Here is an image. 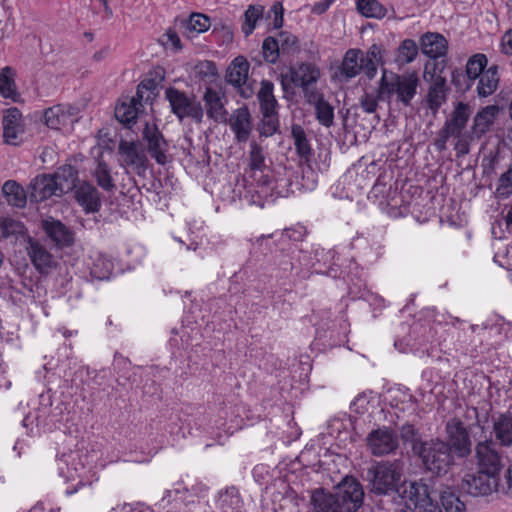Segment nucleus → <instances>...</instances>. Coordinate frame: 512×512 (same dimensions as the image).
Wrapping results in <instances>:
<instances>
[{
    "label": "nucleus",
    "instance_id": "obj_1",
    "mask_svg": "<svg viewBox=\"0 0 512 512\" xmlns=\"http://www.w3.org/2000/svg\"><path fill=\"white\" fill-rule=\"evenodd\" d=\"M418 84L419 79L414 73L387 75L384 70L379 85V96L390 99L392 95L396 94L397 101L408 107L417 93Z\"/></svg>",
    "mask_w": 512,
    "mask_h": 512
},
{
    "label": "nucleus",
    "instance_id": "obj_2",
    "mask_svg": "<svg viewBox=\"0 0 512 512\" xmlns=\"http://www.w3.org/2000/svg\"><path fill=\"white\" fill-rule=\"evenodd\" d=\"M402 468L398 462L381 461L367 470L370 491L387 495L396 491L401 483Z\"/></svg>",
    "mask_w": 512,
    "mask_h": 512
},
{
    "label": "nucleus",
    "instance_id": "obj_3",
    "mask_svg": "<svg viewBox=\"0 0 512 512\" xmlns=\"http://www.w3.org/2000/svg\"><path fill=\"white\" fill-rule=\"evenodd\" d=\"M418 454L424 467L437 475L445 474L454 461L451 447L440 439L421 443Z\"/></svg>",
    "mask_w": 512,
    "mask_h": 512
},
{
    "label": "nucleus",
    "instance_id": "obj_4",
    "mask_svg": "<svg viewBox=\"0 0 512 512\" xmlns=\"http://www.w3.org/2000/svg\"><path fill=\"white\" fill-rule=\"evenodd\" d=\"M471 114L472 108L468 103L460 101L454 105L453 110L439 130L437 138L434 140V147L437 151L442 152L446 150L447 141L451 136H459L466 133L465 129Z\"/></svg>",
    "mask_w": 512,
    "mask_h": 512
},
{
    "label": "nucleus",
    "instance_id": "obj_5",
    "mask_svg": "<svg viewBox=\"0 0 512 512\" xmlns=\"http://www.w3.org/2000/svg\"><path fill=\"white\" fill-rule=\"evenodd\" d=\"M164 95L165 99L169 102L171 112L179 121L189 118L196 123L202 122L204 110L195 95L187 94L175 87H168Z\"/></svg>",
    "mask_w": 512,
    "mask_h": 512
},
{
    "label": "nucleus",
    "instance_id": "obj_6",
    "mask_svg": "<svg viewBox=\"0 0 512 512\" xmlns=\"http://www.w3.org/2000/svg\"><path fill=\"white\" fill-rule=\"evenodd\" d=\"M257 98L263 115L261 133L265 136H271L278 129V102L274 96V84L269 80H262Z\"/></svg>",
    "mask_w": 512,
    "mask_h": 512
},
{
    "label": "nucleus",
    "instance_id": "obj_7",
    "mask_svg": "<svg viewBox=\"0 0 512 512\" xmlns=\"http://www.w3.org/2000/svg\"><path fill=\"white\" fill-rule=\"evenodd\" d=\"M119 164L137 174L145 176L148 169V158L139 141L121 140L118 145Z\"/></svg>",
    "mask_w": 512,
    "mask_h": 512
},
{
    "label": "nucleus",
    "instance_id": "obj_8",
    "mask_svg": "<svg viewBox=\"0 0 512 512\" xmlns=\"http://www.w3.org/2000/svg\"><path fill=\"white\" fill-rule=\"evenodd\" d=\"M475 460L479 471L491 476H499L504 467L503 456L497 444L491 439L476 444Z\"/></svg>",
    "mask_w": 512,
    "mask_h": 512
},
{
    "label": "nucleus",
    "instance_id": "obj_9",
    "mask_svg": "<svg viewBox=\"0 0 512 512\" xmlns=\"http://www.w3.org/2000/svg\"><path fill=\"white\" fill-rule=\"evenodd\" d=\"M250 64L247 59L239 55L228 65L225 80L229 85L237 89L239 95L248 99L254 94L253 82L249 79Z\"/></svg>",
    "mask_w": 512,
    "mask_h": 512
},
{
    "label": "nucleus",
    "instance_id": "obj_10",
    "mask_svg": "<svg viewBox=\"0 0 512 512\" xmlns=\"http://www.w3.org/2000/svg\"><path fill=\"white\" fill-rule=\"evenodd\" d=\"M334 496L339 499L343 512H356L363 504L364 490L353 476H346L336 486Z\"/></svg>",
    "mask_w": 512,
    "mask_h": 512
},
{
    "label": "nucleus",
    "instance_id": "obj_11",
    "mask_svg": "<svg viewBox=\"0 0 512 512\" xmlns=\"http://www.w3.org/2000/svg\"><path fill=\"white\" fill-rule=\"evenodd\" d=\"M142 140L147 152L159 165H165L169 161V143L155 123L146 122L142 129Z\"/></svg>",
    "mask_w": 512,
    "mask_h": 512
},
{
    "label": "nucleus",
    "instance_id": "obj_12",
    "mask_svg": "<svg viewBox=\"0 0 512 512\" xmlns=\"http://www.w3.org/2000/svg\"><path fill=\"white\" fill-rule=\"evenodd\" d=\"M445 430L448 445L458 457L464 458L472 452V441L464 423L459 418L447 421Z\"/></svg>",
    "mask_w": 512,
    "mask_h": 512
},
{
    "label": "nucleus",
    "instance_id": "obj_13",
    "mask_svg": "<svg viewBox=\"0 0 512 512\" xmlns=\"http://www.w3.org/2000/svg\"><path fill=\"white\" fill-rule=\"evenodd\" d=\"M367 446L374 456H384L394 452L399 445L398 436L389 427L372 430L366 438Z\"/></svg>",
    "mask_w": 512,
    "mask_h": 512
},
{
    "label": "nucleus",
    "instance_id": "obj_14",
    "mask_svg": "<svg viewBox=\"0 0 512 512\" xmlns=\"http://www.w3.org/2000/svg\"><path fill=\"white\" fill-rule=\"evenodd\" d=\"M400 498V504L404 505L409 510H414L419 507L423 501H427V496L430 494L425 484L404 481L396 489Z\"/></svg>",
    "mask_w": 512,
    "mask_h": 512
},
{
    "label": "nucleus",
    "instance_id": "obj_15",
    "mask_svg": "<svg viewBox=\"0 0 512 512\" xmlns=\"http://www.w3.org/2000/svg\"><path fill=\"white\" fill-rule=\"evenodd\" d=\"M362 71L365 73L363 51L357 48H351L345 52L341 65L335 73V77L340 81L348 82L358 76Z\"/></svg>",
    "mask_w": 512,
    "mask_h": 512
},
{
    "label": "nucleus",
    "instance_id": "obj_16",
    "mask_svg": "<svg viewBox=\"0 0 512 512\" xmlns=\"http://www.w3.org/2000/svg\"><path fill=\"white\" fill-rule=\"evenodd\" d=\"M499 485V476H491L478 470L475 475H468L462 488L472 496L489 495L497 491Z\"/></svg>",
    "mask_w": 512,
    "mask_h": 512
},
{
    "label": "nucleus",
    "instance_id": "obj_17",
    "mask_svg": "<svg viewBox=\"0 0 512 512\" xmlns=\"http://www.w3.org/2000/svg\"><path fill=\"white\" fill-rule=\"evenodd\" d=\"M41 227L49 240L57 247H69L74 243L73 232L60 220L52 217L42 221Z\"/></svg>",
    "mask_w": 512,
    "mask_h": 512
},
{
    "label": "nucleus",
    "instance_id": "obj_18",
    "mask_svg": "<svg viewBox=\"0 0 512 512\" xmlns=\"http://www.w3.org/2000/svg\"><path fill=\"white\" fill-rule=\"evenodd\" d=\"M290 81L296 87L305 88L316 85L321 77V71L318 65L311 62H300L291 67Z\"/></svg>",
    "mask_w": 512,
    "mask_h": 512
},
{
    "label": "nucleus",
    "instance_id": "obj_19",
    "mask_svg": "<svg viewBox=\"0 0 512 512\" xmlns=\"http://www.w3.org/2000/svg\"><path fill=\"white\" fill-rule=\"evenodd\" d=\"M2 125L4 142L9 145H17L19 143L20 135L24 133V125L20 110L16 107L5 110Z\"/></svg>",
    "mask_w": 512,
    "mask_h": 512
},
{
    "label": "nucleus",
    "instance_id": "obj_20",
    "mask_svg": "<svg viewBox=\"0 0 512 512\" xmlns=\"http://www.w3.org/2000/svg\"><path fill=\"white\" fill-rule=\"evenodd\" d=\"M78 113L77 107L70 104H58L44 112L45 124L51 129H60L72 123Z\"/></svg>",
    "mask_w": 512,
    "mask_h": 512
},
{
    "label": "nucleus",
    "instance_id": "obj_21",
    "mask_svg": "<svg viewBox=\"0 0 512 512\" xmlns=\"http://www.w3.org/2000/svg\"><path fill=\"white\" fill-rule=\"evenodd\" d=\"M27 254L31 263L40 273L47 272L54 266V257L37 239L27 236Z\"/></svg>",
    "mask_w": 512,
    "mask_h": 512
},
{
    "label": "nucleus",
    "instance_id": "obj_22",
    "mask_svg": "<svg viewBox=\"0 0 512 512\" xmlns=\"http://www.w3.org/2000/svg\"><path fill=\"white\" fill-rule=\"evenodd\" d=\"M497 105H488L481 108L473 117L470 132L477 140L486 135L493 127L494 122L499 114Z\"/></svg>",
    "mask_w": 512,
    "mask_h": 512
},
{
    "label": "nucleus",
    "instance_id": "obj_23",
    "mask_svg": "<svg viewBox=\"0 0 512 512\" xmlns=\"http://www.w3.org/2000/svg\"><path fill=\"white\" fill-rule=\"evenodd\" d=\"M229 126L234 133L237 142L248 141L252 132L251 115L246 106L236 109L229 119Z\"/></svg>",
    "mask_w": 512,
    "mask_h": 512
},
{
    "label": "nucleus",
    "instance_id": "obj_24",
    "mask_svg": "<svg viewBox=\"0 0 512 512\" xmlns=\"http://www.w3.org/2000/svg\"><path fill=\"white\" fill-rule=\"evenodd\" d=\"M147 88L146 84L141 83L138 86L137 93L135 97H132L130 101L122 102L121 104H118L115 108V117L116 119L126 125H129L131 123H134L137 119L138 112L142 105V89Z\"/></svg>",
    "mask_w": 512,
    "mask_h": 512
},
{
    "label": "nucleus",
    "instance_id": "obj_25",
    "mask_svg": "<svg viewBox=\"0 0 512 512\" xmlns=\"http://www.w3.org/2000/svg\"><path fill=\"white\" fill-rule=\"evenodd\" d=\"M30 198L42 202L53 195H60L57 184L51 175L37 176L30 184Z\"/></svg>",
    "mask_w": 512,
    "mask_h": 512
},
{
    "label": "nucleus",
    "instance_id": "obj_26",
    "mask_svg": "<svg viewBox=\"0 0 512 512\" xmlns=\"http://www.w3.org/2000/svg\"><path fill=\"white\" fill-rule=\"evenodd\" d=\"M75 198L85 212L94 213L101 207L100 194L90 183H82L75 189Z\"/></svg>",
    "mask_w": 512,
    "mask_h": 512
},
{
    "label": "nucleus",
    "instance_id": "obj_27",
    "mask_svg": "<svg viewBox=\"0 0 512 512\" xmlns=\"http://www.w3.org/2000/svg\"><path fill=\"white\" fill-rule=\"evenodd\" d=\"M420 44L423 54L432 59L445 56L448 48L447 40L439 33L424 34L420 39Z\"/></svg>",
    "mask_w": 512,
    "mask_h": 512
},
{
    "label": "nucleus",
    "instance_id": "obj_28",
    "mask_svg": "<svg viewBox=\"0 0 512 512\" xmlns=\"http://www.w3.org/2000/svg\"><path fill=\"white\" fill-rule=\"evenodd\" d=\"M447 91L446 79L440 75H432V84L428 90L427 103L433 112H437L445 103Z\"/></svg>",
    "mask_w": 512,
    "mask_h": 512
},
{
    "label": "nucleus",
    "instance_id": "obj_29",
    "mask_svg": "<svg viewBox=\"0 0 512 512\" xmlns=\"http://www.w3.org/2000/svg\"><path fill=\"white\" fill-rule=\"evenodd\" d=\"M51 177L57 184L59 194L67 193L77 187L76 182L78 181V171L72 165H63L59 167Z\"/></svg>",
    "mask_w": 512,
    "mask_h": 512
},
{
    "label": "nucleus",
    "instance_id": "obj_30",
    "mask_svg": "<svg viewBox=\"0 0 512 512\" xmlns=\"http://www.w3.org/2000/svg\"><path fill=\"white\" fill-rule=\"evenodd\" d=\"M203 100L205 102L207 115L215 121H224L227 115V111L221 100L219 92L212 88L205 90Z\"/></svg>",
    "mask_w": 512,
    "mask_h": 512
},
{
    "label": "nucleus",
    "instance_id": "obj_31",
    "mask_svg": "<svg viewBox=\"0 0 512 512\" xmlns=\"http://www.w3.org/2000/svg\"><path fill=\"white\" fill-rule=\"evenodd\" d=\"M313 512H343L339 499L334 494L317 490L312 494Z\"/></svg>",
    "mask_w": 512,
    "mask_h": 512
},
{
    "label": "nucleus",
    "instance_id": "obj_32",
    "mask_svg": "<svg viewBox=\"0 0 512 512\" xmlns=\"http://www.w3.org/2000/svg\"><path fill=\"white\" fill-rule=\"evenodd\" d=\"M493 432L501 446H512V413L501 414L493 423Z\"/></svg>",
    "mask_w": 512,
    "mask_h": 512
},
{
    "label": "nucleus",
    "instance_id": "obj_33",
    "mask_svg": "<svg viewBox=\"0 0 512 512\" xmlns=\"http://www.w3.org/2000/svg\"><path fill=\"white\" fill-rule=\"evenodd\" d=\"M184 35L192 38L195 35L206 32L210 26V18L202 13H192L188 19L181 22Z\"/></svg>",
    "mask_w": 512,
    "mask_h": 512
},
{
    "label": "nucleus",
    "instance_id": "obj_34",
    "mask_svg": "<svg viewBox=\"0 0 512 512\" xmlns=\"http://www.w3.org/2000/svg\"><path fill=\"white\" fill-rule=\"evenodd\" d=\"M478 78V96L484 98L492 95L497 89L499 83L498 67L496 65L490 66Z\"/></svg>",
    "mask_w": 512,
    "mask_h": 512
},
{
    "label": "nucleus",
    "instance_id": "obj_35",
    "mask_svg": "<svg viewBox=\"0 0 512 512\" xmlns=\"http://www.w3.org/2000/svg\"><path fill=\"white\" fill-rule=\"evenodd\" d=\"M15 70L10 66H5L0 71V95L4 98L17 101L19 93L15 83Z\"/></svg>",
    "mask_w": 512,
    "mask_h": 512
},
{
    "label": "nucleus",
    "instance_id": "obj_36",
    "mask_svg": "<svg viewBox=\"0 0 512 512\" xmlns=\"http://www.w3.org/2000/svg\"><path fill=\"white\" fill-rule=\"evenodd\" d=\"M2 192L7 202L15 207H23L26 203L24 189L13 180H8L3 184Z\"/></svg>",
    "mask_w": 512,
    "mask_h": 512
},
{
    "label": "nucleus",
    "instance_id": "obj_37",
    "mask_svg": "<svg viewBox=\"0 0 512 512\" xmlns=\"http://www.w3.org/2000/svg\"><path fill=\"white\" fill-rule=\"evenodd\" d=\"M291 133L297 154L300 158L306 161L309 160L312 155V149L304 129L300 125H293Z\"/></svg>",
    "mask_w": 512,
    "mask_h": 512
},
{
    "label": "nucleus",
    "instance_id": "obj_38",
    "mask_svg": "<svg viewBox=\"0 0 512 512\" xmlns=\"http://www.w3.org/2000/svg\"><path fill=\"white\" fill-rule=\"evenodd\" d=\"M94 177L99 187L105 191H112L115 189L114 180L111 175L109 165L101 160H97V166L94 170Z\"/></svg>",
    "mask_w": 512,
    "mask_h": 512
},
{
    "label": "nucleus",
    "instance_id": "obj_39",
    "mask_svg": "<svg viewBox=\"0 0 512 512\" xmlns=\"http://www.w3.org/2000/svg\"><path fill=\"white\" fill-rule=\"evenodd\" d=\"M357 9L365 17L383 18L386 15V9L377 0H357Z\"/></svg>",
    "mask_w": 512,
    "mask_h": 512
},
{
    "label": "nucleus",
    "instance_id": "obj_40",
    "mask_svg": "<svg viewBox=\"0 0 512 512\" xmlns=\"http://www.w3.org/2000/svg\"><path fill=\"white\" fill-rule=\"evenodd\" d=\"M264 7L261 5H250L244 13L245 21L242 25V32L245 36L253 33L256 23L263 17Z\"/></svg>",
    "mask_w": 512,
    "mask_h": 512
},
{
    "label": "nucleus",
    "instance_id": "obj_41",
    "mask_svg": "<svg viewBox=\"0 0 512 512\" xmlns=\"http://www.w3.org/2000/svg\"><path fill=\"white\" fill-rule=\"evenodd\" d=\"M417 55L418 47L416 42L412 39H405L398 47L396 62L402 65L408 64L413 62Z\"/></svg>",
    "mask_w": 512,
    "mask_h": 512
},
{
    "label": "nucleus",
    "instance_id": "obj_42",
    "mask_svg": "<svg viewBox=\"0 0 512 512\" xmlns=\"http://www.w3.org/2000/svg\"><path fill=\"white\" fill-rule=\"evenodd\" d=\"M487 57L478 53L470 57L466 64V74L470 80H476L480 75L484 73V69L487 66Z\"/></svg>",
    "mask_w": 512,
    "mask_h": 512
},
{
    "label": "nucleus",
    "instance_id": "obj_43",
    "mask_svg": "<svg viewBox=\"0 0 512 512\" xmlns=\"http://www.w3.org/2000/svg\"><path fill=\"white\" fill-rule=\"evenodd\" d=\"M318 122L324 127H331L334 124V107L324 99L314 108Z\"/></svg>",
    "mask_w": 512,
    "mask_h": 512
},
{
    "label": "nucleus",
    "instance_id": "obj_44",
    "mask_svg": "<svg viewBox=\"0 0 512 512\" xmlns=\"http://www.w3.org/2000/svg\"><path fill=\"white\" fill-rule=\"evenodd\" d=\"M380 54H381V49L376 44H373L369 48L366 55L363 54V61L365 64V74L369 79L374 78L377 73V67L375 64V60H377L380 57Z\"/></svg>",
    "mask_w": 512,
    "mask_h": 512
},
{
    "label": "nucleus",
    "instance_id": "obj_45",
    "mask_svg": "<svg viewBox=\"0 0 512 512\" xmlns=\"http://www.w3.org/2000/svg\"><path fill=\"white\" fill-rule=\"evenodd\" d=\"M280 44L274 37H267L262 44V54L266 62L275 64L279 59Z\"/></svg>",
    "mask_w": 512,
    "mask_h": 512
},
{
    "label": "nucleus",
    "instance_id": "obj_46",
    "mask_svg": "<svg viewBox=\"0 0 512 512\" xmlns=\"http://www.w3.org/2000/svg\"><path fill=\"white\" fill-rule=\"evenodd\" d=\"M1 234L3 237L22 236L25 235L26 229L22 222L12 218H5L0 224Z\"/></svg>",
    "mask_w": 512,
    "mask_h": 512
},
{
    "label": "nucleus",
    "instance_id": "obj_47",
    "mask_svg": "<svg viewBox=\"0 0 512 512\" xmlns=\"http://www.w3.org/2000/svg\"><path fill=\"white\" fill-rule=\"evenodd\" d=\"M219 503L221 507L228 512V510H236L240 507V497L236 488L232 487L227 489L219 496Z\"/></svg>",
    "mask_w": 512,
    "mask_h": 512
},
{
    "label": "nucleus",
    "instance_id": "obj_48",
    "mask_svg": "<svg viewBox=\"0 0 512 512\" xmlns=\"http://www.w3.org/2000/svg\"><path fill=\"white\" fill-rule=\"evenodd\" d=\"M249 167L254 171H263L266 167L263 149L256 142L250 144Z\"/></svg>",
    "mask_w": 512,
    "mask_h": 512
},
{
    "label": "nucleus",
    "instance_id": "obj_49",
    "mask_svg": "<svg viewBox=\"0 0 512 512\" xmlns=\"http://www.w3.org/2000/svg\"><path fill=\"white\" fill-rule=\"evenodd\" d=\"M440 499L446 512H465L466 510L465 504L451 492H443Z\"/></svg>",
    "mask_w": 512,
    "mask_h": 512
},
{
    "label": "nucleus",
    "instance_id": "obj_50",
    "mask_svg": "<svg viewBox=\"0 0 512 512\" xmlns=\"http://www.w3.org/2000/svg\"><path fill=\"white\" fill-rule=\"evenodd\" d=\"M455 139L454 150L458 158L463 157L470 152V145L474 140H477L475 136L469 131L459 136H451Z\"/></svg>",
    "mask_w": 512,
    "mask_h": 512
},
{
    "label": "nucleus",
    "instance_id": "obj_51",
    "mask_svg": "<svg viewBox=\"0 0 512 512\" xmlns=\"http://www.w3.org/2000/svg\"><path fill=\"white\" fill-rule=\"evenodd\" d=\"M512 194V168L504 172L498 181L496 196L500 199H506Z\"/></svg>",
    "mask_w": 512,
    "mask_h": 512
},
{
    "label": "nucleus",
    "instance_id": "obj_52",
    "mask_svg": "<svg viewBox=\"0 0 512 512\" xmlns=\"http://www.w3.org/2000/svg\"><path fill=\"white\" fill-rule=\"evenodd\" d=\"M384 98L385 97L379 96V92L377 93V95H374L372 93H364V95L361 96L360 98V107L366 113H374L378 108V100Z\"/></svg>",
    "mask_w": 512,
    "mask_h": 512
},
{
    "label": "nucleus",
    "instance_id": "obj_53",
    "mask_svg": "<svg viewBox=\"0 0 512 512\" xmlns=\"http://www.w3.org/2000/svg\"><path fill=\"white\" fill-rule=\"evenodd\" d=\"M278 42L283 52H290L296 48L298 40L296 36L282 32L280 33Z\"/></svg>",
    "mask_w": 512,
    "mask_h": 512
},
{
    "label": "nucleus",
    "instance_id": "obj_54",
    "mask_svg": "<svg viewBox=\"0 0 512 512\" xmlns=\"http://www.w3.org/2000/svg\"><path fill=\"white\" fill-rule=\"evenodd\" d=\"M302 92L306 102L310 105H313L314 108L318 105V103L322 102L325 99L324 95L316 91L313 88V86L302 88Z\"/></svg>",
    "mask_w": 512,
    "mask_h": 512
},
{
    "label": "nucleus",
    "instance_id": "obj_55",
    "mask_svg": "<svg viewBox=\"0 0 512 512\" xmlns=\"http://www.w3.org/2000/svg\"><path fill=\"white\" fill-rule=\"evenodd\" d=\"M112 264L109 261H103V269H98V264H94L91 274L98 279H106L109 277Z\"/></svg>",
    "mask_w": 512,
    "mask_h": 512
},
{
    "label": "nucleus",
    "instance_id": "obj_56",
    "mask_svg": "<svg viewBox=\"0 0 512 512\" xmlns=\"http://www.w3.org/2000/svg\"><path fill=\"white\" fill-rule=\"evenodd\" d=\"M418 509L420 512H442V509L432 500L430 494L427 496V501H423Z\"/></svg>",
    "mask_w": 512,
    "mask_h": 512
},
{
    "label": "nucleus",
    "instance_id": "obj_57",
    "mask_svg": "<svg viewBox=\"0 0 512 512\" xmlns=\"http://www.w3.org/2000/svg\"><path fill=\"white\" fill-rule=\"evenodd\" d=\"M271 12L274 14V27L280 28L283 25V7L281 3L277 2L271 7Z\"/></svg>",
    "mask_w": 512,
    "mask_h": 512
},
{
    "label": "nucleus",
    "instance_id": "obj_58",
    "mask_svg": "<svg viewBox=\"0 0 512 512\" xmlns=\"http://www.w3.org/2000/svg\"><path fill=\"white\" fill-rule=\"evenodd\" d=\"M335 0H321L313 4L311 12L317 15L325 13Z\"/></svg>",
    "mask_w": 512,
    "mask_h": 512
},
{
    "label": "nucleus",
    "instance_id": "obj_59",
    "mask_svg": "<svg viewBox=\"0 0 512 512\" xmlns=\"http://www.w3.org/2000/svg\"><path fill=\"white\" fill-rule=\"evenodd\" d=\"M502 51L507 55H512V30L507 31L501 41Z\"/></svg>",
    "mask_w": 512,
    "mask_h": 512
},
{
    "label": "nucleus",
    "instance_id": "obj_60",
    "mask_svg": "<svg viewBox=\"0 0 512 512\" xmlns=\"http://www.w3.org/2000/svg\"><path fill=\"white\" fill-rule=\"evenodd\" d=\"M165 36L167 37L168 42H170L175 49L180 50L182 48L181 40L175 30L169 28L166 31Z\"/></svg>",
    "mask_w": 512,
    "mask_h": 512
},
{
    "label": "nucleus",
    "instance_id": "obj_61",
    "mask_svg": "<svg viewBox=\"0 0 512 512\" xmlns=\"http://www.w3.org/2000/svg\"><path fill=\"white\" fill-rule=\"evenodd\" d=\"M203 66L206 67L207 71L211 74V75H215L216 74V67H215V64L211 61H206L204 64H202Z\"/></svg>",
    "mask_w": 512,
    "mask_h": 512
},
{
    "label": "nucleus",
    "instance_id": "obj_62",
    "mask_svg": "<svg viewBox=\"0 0 512 512\" xmlns=\"http://www.w3.org/2000/svg\"><path fill=\"white\" fill-rule=\"evenodd\" d=\"M290 83H292V82L291 81L289 82V80L287 79V76L281 75V86L285 92H287L290 89V87H291Z\"/></svg>",
    "mask_w": 512,
    "mask_h": 512
},
{
    "label": "nucleus",
    "instance_id": "obj_63",
    "mask_svg": "<svg viewBox=\"0 0 512 512\" xmlns=\"http://www.w3.org/2000/svg\"><path fill=\"white\" fill-rule=\"evenodd\" d=\"M506 480L509 489H512V463L509 465L507 472H506Z\"/></svg>",
    "mask_w": 512,
    "mask_h": 512
},
{
    "label": "nucleus",
    "instance_id": "obj_64",
    "mask_svg": "<svg viewBox=\"0 0 512 512\" xmlns=\"http://www.w3.org/2000/svg\"><path fill=\"white\" fill-rule=\"evenodd\" d=\"M505 221L507 226L512 225V204L509 211L507 212V215L505 216Z\"/></svg>",
    "mask_w": 512,
    "mask_h": 512
}]
</instances>
